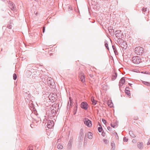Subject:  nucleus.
<instances>
[{"label":"nucleus","instance_id":"obj_1","mask_svg":"<svg viewBox=\"0 0 150 150\" xmlns=\"http://www.w3.org/2000/svg\"><path fill=\"white\" fill-rule=\"evenodd\" d=\"M144 52V49L141 47H136L135 49V52L137 55H142Z\"/></svg>","mask_w":150,"mask_h":150},{"label":"nucleus","instance_id":"obj_2","mask_svg":"<svg viewBox=\"0 0 150 150\" xmlns=\"http://www.w3.org/2000/svg\"><path fill=\"white\" fill-rule=\"evenodd\" d=\"M132 62L135 64H139L141 62V59L140 57L138 56H134L132 57Z\"/></svg>","mask_w":150,"mask_h":150},{"label":"nucleus","instance_id":"obj_3","mask_svg":"<svg viewBox=\"0 0 150 150\" xmlns=\"http://www.w3.org/2000/svg\"><path fill=\"white\" fill-rule=\"evenodd\" d=\"M47 82L48 84V85L51 88H54L55 87V83L54 82V81L53 79L51 78H50L47 79Z\"/></svg>","mask_w":150,"mask_h":150},{"label":"nucleus","instance_id":"obj_4","mask_svg":"<svg viewBox=\"0 0 150 150\" xmlns=\"http://www.w3.org/2000/svg\"><path fill=\"white\" fill-rule=\"evenodd\" d=\"M54 106H52L50 108V110H51V113L50 114V117H54L56 115L57 112L58 111V110L53 109Z\"/></svg>","mask_w":150,"mask_h":150},{"label":"nucleus","instance_id":"obj_5","mask_svg":"<svg viewBox=\"0 0 150 150\" xmlns=\"http://www.w3.org/2000/svg\"><path fill=\"white\" fill-rule=\"evenodd\" d=\"M79 77L80 79L81 82L84 83L85 82V76L84 73L81 71L79 72Z\"/></svg>","mask_w":150,"mask_h":150},{"label":"nucleus","instance_id":"obj_6","mask_svg":"<svg viewBox=\"0 0 150 150\" xmlns=\"http://www.w3.org/2000/svg\"><path fill=\"white\" fill-rule=\"evenodd\" d=\"M84 124L88 127H91L92 126L91 121L88 119L85 118L83 120Z\"/></svg>","mask_w":150,"mask_h":150},{"label":"nucleus","instance_id":"obj_7","mask_svg":"<svg viewBox=\"0 0 150 150\" xmlns=\"http://www.w3.org/2000/svg\"><path fill=\"white\" fill-rule=\"evenodd\" d=\"M81 107L82 109L87 110L88 108V104L86 102H82L81 104Z\"/></svg>","mask_w":150,"mask_h":150},{"label":"nucleus","instance_id":"obj_8","mask_svg":"<svg viewBox=\"0 0 150 150\" xmlns=\"http://www.w3.org/2000/svg\"><path fill=\"white\" fill-rule=\"evenodd\" d=\"M54 125V122L52 120L48 121L47 122V126L49 128H51L53 127Z\"/></svg>","mask_w":150,"mask_h":150},{"label":"nucleus","instance_id":"obj_9","mask_svg":"<svg viewBox=\"0 0 150 150\" xmlns=\"http://www.w3.org/2000/svg\"><path fill=\"white\" fill-rule=\"evenodd\" d=\"M125 83V77H122L120 80L119 83V87L122 86Z\"/></svg>","mask_w":150,"mask_h":150},{"label":"nucleus","instance_id":"obj_10","mask_svg":"<svg viewBox=\"0 0 150 150\" xmlns=\"http://www.w3.org/2000/svg\"><path fill=\"white\" fill-rule=\"evenodd\" d=\"M120 47L122 48L126 49L127 47V45L126 42L122 41L120 44Z\"/></svg>","mask_w":150,"mask_h":150},{"label":"nucleus","instance_id":"obj_11","mask_svg":"<svg viewBox=\"0 0 150 150\" xmlns=\"http://www.w3.org/2000/svg\"><path fill=\"white\" fill-rule=\"evenodd\" d=\"M8 4L9 5V7L13 11L15 9V7L14 6L15 5L11 1H9Z\"/></svg>","mask_w":150,"mask_h":150},{"label":"nucleus","instance_id":"obj_12","mask_svg":"<svg viewBox=\"0 0 150 150\" xmlns=\"http://www.w3.org/2000/svg\"><path fill=\"white\" fill-rule=\"evenodd\" d=\"M115 35L117 38H120L122 35L121 31L120 30H117L115 32Z\"/></svg>","mask_w":150,"mask_h":150},{"label":"nucleus","instance_id":"obj_13","mask_svg":"<svg viewBox=\"0 0 150 150\" xmlns=\"http://www.w3.org/2000/svg\"><path fill=\"white\" fill-rule=\"evenodd\" d=\"M55 95L53 94H52V95H50L49 96V98L50 100H51L53 101H54L56 100V98L54 97Z\"/></svg>","mask_w":150,"mask_h":150},{"label":"nucleus","instance_id":"obj_14","mask_svg":"<svg viewBox=\"0 0 150 150\" xmlns=\"http://www.w3.org/2000/svg\"><path fill=\"white\" fill-rule=\"evenodd\" d=\"M143 143L142 142L138 143L137 146L140 149H142L143 148Z\"/></svg>","mask_w":150,"mask_h":150},{"label":"nucleus","instance_id":"obj_15","mask_svg":"<svg viewBox=\"0 0 150 150\" xmlns=\"http://www.w3.org/2000/svg\"><path fill=\"white\" fill-rule=\"evenodd\" d=\"M91 101L92 102V104H93L94 105H96L97 103V101L95 100L94 99V97H92L91 98Z\"/></svg>","mask_w":150,"mask_h":150},{"label":"nucleus","instance_id":"obj_16","mask_svg":"<svg viewBox=\"0 0 150 150\" xmlns=\"http://www.w3.org/2000/svg\"><path fill=\"white\" fill-rule=\"evenodd\" d=\"M80 136L81 138H83V129H81L80 132Z\"/></svg>","mask_w":150,"mask_h":150},{"label":"nucleus","instance_id":"obj_17","mask_svg":"<svg viewBox=\"0 0 150 150\" xmlns=\"http://www.w3.org/2000/svg\"><path fill=\"white\" fill-rule=\"evenodd\" d=\"M117 75V74L116 72L115 73L113 74L112 77V81L115 80L116 79Z\"/></svg>","mask_w":150,"mask_h":150},{"label":"nucleus","instance_id":"obj_18","mask_svg":"<svg viewBox=\"0 0 150 150\" xmlns=\"http://www.w3.org/2000/svg\"><path fill=\"white\" fill-rule=\"evenodd\" d=\"M87 135L88 136V138L90 139H91L92 138V134L91 132H88L87 134Z\"/></svg>","mask_w":150,"mask_h":150},{"label":"nucleus","instance_id":"obj_19","mask_svg":"<svg viewBox=\"0 0 150 150\" xmlns=\"http://www.w3.org/2000/svg\"><path fill=\"white\" fill-rule=\"evenodd\" d=\"M128 87H127L125 89V93L127 95L129 96L130 95V92L129 90H127V89H128Z\"/></svg>","mask_w":150,"mask_h":150},{"label":"nucleus","instance_id":"obj_20","mask_svg":"<svg viewBox=\"0 0 150 150\" xmlns=\"http://www.w3.org/2000/svg\"><path fill=\"white\" fill-rule=\"evenodd\" d=\"M72 141L70 140L68 143V148L69 149H70L71 148L72 146Z\"/></svg>","mask_w":150,"mask_h":150},{"label":"nucleus","instance_id":"obj_21","mask_svg":"<svg viewBox=\"0 0 150 150\" xmlns=\"http://www.w3.org/2000/svg\"><path fill=\"white\" fill-rule=\"evenodd\" d=\"M111 126L112 127L114 128L117 126V123L116 122H112L111 124Z\"/></svg>","mask_w":150,"mask_h":150},{"label":"nucleus","instance_id":"obj_22","mask_svg":"<svg viewBox=\"0 0 150 150\" xmlns=\"http://www.w3.org/2000/svg\"><path fill=\"white\" fill-rule=\"evenodd\" d=\"M142 83L144 84V85L147 86H150V83L148 82H146L145 81H142Z\"/></svg>","mask_w":150,"mask_h":150},{"label":"nucleus","instance_id":"obj_23","mask_svg":"<svg viewBox=\"0 0 150 150\" xmlns=\"http://www.w3.org/2000/svg\"><path fill=\"white\" fill-rule=\"evenodd\" d=\"M111 146L112 149L113 150H114L115 148V145L114 142H112L111 143Z\"/></svg>","mask_w":150,"mask_h":150},{"label":"nucleus","instance_id":"obj_24","mask_svg":"<svg viewBox=\"0 0 150 150\" xmlns=\"http://www.w3.org/2000/svg\"><path fill=\"white\" fill-rule=\"evenodd\" d=\"M57 147L59 149H62L63 148V146L61 144H58L57 146Z\"/></svg>","mask_w":150,"mask_h":150},{"label":"nucleus","instance_id":"obj_25","mask_svg":"<svg viewBox=\"0 0 150 150\" xmlns=\"http://www.w3.org/2000/svg\"><path fill=\"white\" fill-rule=\"evenodd\" d=\"M129 134L130 136L132 137H134L136 136L133 133L132 131H129Z\"/></svg>","mask_w":150,"mask_h":150},{"label":"nucleus","instance_id":"obj_26","mask_svg":"<svg viewBox=\"0 0 150 150\" xmlns=\"http://www.w3.org/2000/svg\"><path fill=\"white\" fill-rule=\"evenodd\" d=\"M142 11L144 14H145V13L147 11V8L143 7L142 8Z\"/></svg>","mask_w":150,"mask_h":150},{"label":"nucleus","instance_id":"obj_27","mask_svg":"<svg viewBox=\"0 0 150 150\" xmlns=\"http://www.w3.org/2000/svg\"><path fill=\"white\" fill-rule=\"evenodd\" d=\"M52 106H54V108H53V109L54 110H58V109L59 108V106L56 104V105L54 104V105H52Z\"/></svg>","mask_w":150,"mask_h":150},{"label":"nucleus","instance_id":"obj_28","mask_svg":"<svg viewBox=\"0 0 150 150\" xmlns=\"http://www.w3.org/2000/svg\"><path fill=\"white\" fill-rule=\"evenodd\" d=\"M67 10L68 11H69L70 10H72V7L70 5L67 6Z\"/></svg>","mask_w":150,"mask_h":150},{"label":"nucleus","instance_id":"obj_29","mask_svg":"<svg viewBox=\"0 0 150 150\" xmlns=\"http://www.w3.org/2000/svg\"><path fill=\"white\" fill-rule=\"evenodd\" d=\"M112 47L113 48L114 52L115 54H116V53H117V50H116V47L114 45H112Z\"/></svg>","mask_w":150,"mask_h":150},{"label":"nucleus","instance_id":"obj_30","mask_svg":"<svg viewBox=\"0 0 150 150\" xmlns=\"http://www.w3.org/2000/svg\"><path fill=\"white\" fill-rule=\"evenodd\" d=\"M105 42V47H106V48H107V49L108 50H109V48L108 46V43H107V42Z\"/></svg>","mask_w":150,"mask_h":150},{"label":"nucleus","instance_id":"obj_31","mask_svg":"<svg viewBox=\"0 0 150 150\" xmlns=\"http://www.w3.org/2000/svg\"><path fill=\"white\" fill-rule=\"evenodd\" d=\"M17 78V75L16 74H13V79L14 80H16Z\"/></svg>","mask_w":150,"mask_h":150},{"label":"nucleus","instance_id":"obj_32","mask_svg":"<svg viewBox=\"0 0 150 150\" xmlns=\"http://www.w3.org/2000/svg\"><path fill=\"white\" fill-rule=\"evenodd\" d=\"M103 141L105 144H108L109 142V141L108 140L106 139H104L103 140Z\"/></svg>","mask_w":150,"mask_h":150},{"label":"nucleus","instance_id":"obj_33","mask_svg":"<svg viewBox=\"0 0 150 150\" xmlns=\"http://www.w3.org/2000/svg\"><path fill=\"white\" fill-rule=\"evenodd\" d=\"M98 131L99 132H101L103 130V129L102 128V127H98Z\"/></svg>","mask_w":150,"mask_h":150},{"label":"nucleus","instance_id":"obj_34","mask_svg":"<svg viewBox=\"0 0 150 150\" xmlns=\"http://www.w3.org/2000/svg\"><path fill=\"white\" fill-rule=\"evenodd\" d=\"M128 139L126 137H124L123 138V141L125 142H127L128 141Z\"/></svg>","mask_w":150,"mask_h":150},{"label":"nucleus","instance_id":"obj_35","mask_svg":"<svg viewBox=\"0 0 150 150\" xmlns=\"http://www.w3.org/2000/svg\"><path fill=\"white\" fill-rule=\"evenodd\" d=\"M7 28L9 29H11L12 28V25H8L7 26Z\"/></svg>","mask_w":150,"mask_h":150},{"label":"nucleus","instance_id":"obj_36","mask_svg":"<svg viewBox=\"0 0 150 150\" xmlns=\"http://www.w3.org/2000/svg\"><path fill=\"white\" fill-rule=\"evenodd\" d=\"M106 134L104 132H102V135L103 137H105V136Z\"/></svg>","mask_w":150,"mask_h":150},{"label":"nucleus","instance_id":"obj_37","mask_svg":"<svg viewBox=\"0 0 150 150\" xmlns=\"http://www.w3.org/2000/svg\"><path fill=\"white\" fill-rule=\"evenodd\" d=\"M107 129H108L110 131H111L112 129V128L110 127H107Z\"/></svg>","mask_w":150,"mask_h":150},{"label":"nucleus","instance_id":"obj_38","mask_svg":"<svg viewBox=\"0 0 150 150\" xmlns=\"http://www.w3.org/2000/svg\"><path fill=\"white\" fill-rule=\"evenodd\" d=\"M102 121H103V122L105 124L106 122V120L103 119H102Z\"/></svg>","mask_w":150,"mask_h":150},{"label":"nucleus","instance_id":"obj_39","mask_svg":"<svg viewBox=\"0 0 150 150\" xmlns=\"http://www.w3.org/2000/svg\"><path fill=\"white\" fill-rule=\"evenodd\" d=\"M30 127L32 128H33L34 127V125L33 124H31L30 125Z\"/></svg>","mask_w":150,"mask_h":150},{"label":"nucleus","instance_id":"obj_40","mask_svg":"<svg viewBox=\"0 0 150 150\" xmlns=\"http://www.w3.org/2000/svg\"><path fill=\"white\" fill-rule=\"evenodd\" d=\"M43 33H44L45 31V27H44L42 28Z\"/></svg>","mask_w":150,"mask_h":150},{"label":"nucleus","instance_id":"obj_41","mask_svg":"<svg viewBox=\"0 0 150 150\" xmlns=\"http://www.w3.org/2000/svg\"><path fill=\"white\" fill-rule=\"evenodd\" d=\"M28 150H33V149L32 148H29Z\"/></svg>","mask_w":150,"mask_h":150},{"label":"nucleus","instance_id":"obj_42","mask_svg":"<svg viewBox=\"0 0 150 150\" xmlns=\"http://www.w3.org/2000/svg\"><path fill=\"white\" fill-rule=\"evenodd\" d=\"M150 144V142L149 141H148V142L147 143V145H149Z\"/></svg>","mask_w":150,"mask_h":150},{"label":"nucleus","instance_id":"obj_43","mask_svg":"<svg viewBox=\"0 0 150 150\" xmlns=\"http://www.w3.org/2000/svg\"><path fill=\"white\" fill-rule=\"evenodd\" d=\"M129 85H131V84L130 83H129Z\"/></svg>","mask_w":150,"mask_h":150},{"label":"nucleus","instance_id":"obj_44","mask_svg":"<svg viewBox=\"0 0 150 150\" xmlns=\"http://www.w3.org/2000/svg\"><path fill=\"white\" fill-rule=\"evenodd\" d=\"M149 13V10H148V14Z\"/></svg>","mask_w":150,"mask_h":150},{"label":"nucleus","instance_id":"obj_45","mask_svg":"<svg viewBox=\"0 0 150 150\" xmlns=\"http://www.w3.org/2000/svg\"><path fill=\"white\" fill-rule=\"evenodd\" d=\"M50 55L51 56V55H52V53H51V54H50Z\"/></svg>","mask_w":150,"mask_h":150},{"label":"nucleus","instance_id":"obj_46","mask_svg":"<svg viewBox=\"0 0 150 150\" xmlns=\"http://www.w3.org/2000/svg\"><path fill=\"white\" fill-rule=\"evenodd\" d=\"M90 76L91 77H92V76L91 75H90Z\"/></svg>","mask_w":150,"mask_h":150},{"label":"nucleus","instance_id":"obj_47","mask_svg":"<svg viewBox=\"0 0 150 150\" xmlns=\"http://www.w3.org/2000/svg\"><path fill=\"white\" fill-rule=\"evenodd\" d=\"M37 13H36L35 14L36 15L37 14Z\"/></svg>","mask_w":150,"mask_h":150},{"label":"nucleus","instance_id":"obj_48","mask_svg":"<svg viewBox=\"0 0 150 150\" xmlns=\"http://www.w3.org/2000/svg\"><path fill=\"white\" fill-rule=\"evenodd\" d=\"M116 134L117 135V133H116Z\"/></svg>","mask_w":150,"mask_h":150},{"label":"nucleus","instance_id":"obj_49","mask_svg":"<svg viewBox=\"0 0 150 150\" xmlns=\"http://www.w3.org/2000/svg\"><path fill=\"white\" fill-rule=\"evenodd\" d=\"M134 140H132L133 142Z\"/></svg>","mask_w":150,"mask_h":150}]
</instances>
